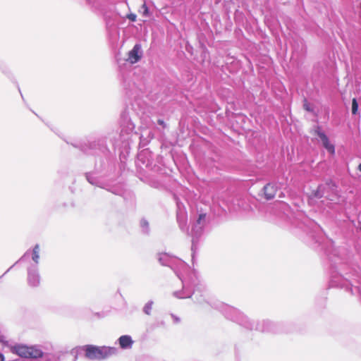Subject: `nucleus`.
I'll use <instances>...</instances> for the list:
<instances>
[{"label": "nucleus", "mask_w": 361, "mask_h": 361, "mask_svg": "<svg viewBox=\"0 0 361 361\" xmlns=\"http://www.w3.org/2000/svg\"><path fill=\"white\" fill-rule=\"evenodd\" d=\"M83 349L85 357L92 360H104L117 353V349L114 347L87 345Z\"/></svg>", "instance_id": "nucleus-1"}, {"label": "nucleus", "mask_w": 361, "mask_h": 361, "mask_svg": "<svg viewBox=\"0 0 361 361\" xmlns=\"http://www.w3.org/2000/svg\"><path fill=\"white\" fill-rule=\"evenodd\" d=\"M13 352L18 355L25 358L37 359L42 357L44 353L39 347L36 345L27 346L25 345H16L13 348Z\"/></svg>", "instance_id": "nucleus-2"}, {"label": "nucleus", "mask_w": 361, "mask_h": 361, "mask_svg": "<svg viewBox=\"0 0 361 361\" xmlns=\"http://www.w3.org/2000/svg\"><path fill=\"white\" fill-rule=\"evenodd\" d=\"M314 134L319 137L323 147L327 150V152L331 155H334L335 154L334 145L330 142L324 133H323L319 128H317L314 130Z\"/></svg>", "instance_id": "nucleus-3"}, {"label": "nucleus", "mask_w": 361, "mask_h": 361, "mask_svg": "<svg viewBox=\"0 0 361 361\" xmlns=\"http://www.w3.org/2000/svg\"><path fill=\"white\" fill-rule=\"evenodd\" d=\"M142 56V47L140 44H136L132 50L128 52L127 61L133 64L140 60Z\"/></svg>", "instance_id": "nucleus-4"}, {"label": "nucleus", "mask_w": 361, "mask_h": 361, "mask_svg": "<svg viewBox=\"0 0 361 361\" xmlns=\"http://www.w3.org/2000/svg\"><path fill=\"white\" fill-rule=\"evenodd\" d=\"M27 275L28 283L30 286L36 287L39 284L40 278L37 267L29 268L27 271Z\"/></svg>", "instance_id": "nucleus-5"}, {"label": "nucleus", "mask_w": 361, "mask_h": 361, "mask_svg": "<svg viewBox=\"0 0 361 361\" xmlns=\"http://www.w3.org/2000/svg\"><path fill=\"white\" fill-rule=\"evenodd\" d=\"M334 185L332 183H328L326 185H319L316 190H313L310 194V198H321L326 193L327 189L333 190Z\"/></svg>", "instance_id": "nucleus-6"}, {"label": "nucleus", "mask_w": 361, "mask_h": 361, "mask_svg": "<svg viewBox=\"0 0 361 361\" xmlns=\"http://www.w3.org/2000/svg\"><path fill=\"white\" fill-rule=\"evenodd\" d=\"M264 197L267 200H271L274 197L276 192V187L271 183H268L264 188Z\"/></svg>", "instance_id": "nucleus-7"}, {"label": "nucleus", "mask_w": 361, "mask_h": 361, "mask_svg": "<svg viewBox=\"0 0 361 361\" xmlns=\"http://www.w3.org/2000/svg\"><path fill=\"white\" fill-rule=\"evenodd\" d=\"M118 342L121 348L123 349L130 348L133 343L132 338L128 335L121 336L118 338Z\"/></svg>", "instance_id": "nucleus-8"}, {"label": "nucleus", "mask_w": 361, "mask_h": 361, "mask_svg": "<svg viewBox=\"0 0 361 361\" xmlns=\"http://www.w3.org/2000/svg\"><path fill=\"white\" fill-rule=\"evenodd\" d=\"M32 260L35 262L36 264H38L39 259V245H36L32 250Z\"/></svg>", "instance_id": "nucleus-9"}, {"label": "nucleus", "mask_w": 361, "mask_h": 361, "mask_svg": "<svg viewBox=\"0 0 361 361\" xmlns=\"http://www.w3.org/2000/svg\"><path fill=\"white\" fill-rule=\"evenodd\" d=\"M152 305H153V302L152 301H149V302H148L147 303L145 304V307L143 308V311H144V312L146 314L149 315L151 314V311H152Z\"/></svg>", "instance_id": "nucleus-10"}, {"label": "nucleus", "mask_w": 361, "mask_h": 361, "mask_svg": "<svg viewBox=\"0 0 361 361\" xmlns=\"http://www.w3.org/2000/svg\"><path fill=\"white\" fill-rule=\"evenodd\" d=\"M205 219V214H201L199 216V218L197 221V225L195 226V228L197 230H200L202 228V222Z\"/></svg>", "instance_id": "nucleus-11"}, {"label": "nucleus", "mask_w": 361, "mask_h": 361, "mask_svg": "<svg viewBox=\"0 0 361 361\" xmlns=\"http://www.w3.org/2000/svg\"><path fill=\"white\" fill-rule=\"evenodd\" d=\"M358 111V104L356 101V99H353L352 101V113L353 114H356Z\"/></svg>", "instance_id": "nucleus-12"}, {"label": "nucleus", "mask_w": 361, "mask_h": 361, "mask_svg": "<svg viewBox=\"0 0 361 361\" xmlns=\"http://www.w3.org/2000/svg\"><path fill=\"white\" fill-rule=\"evenodd\" d=\"M140 225L143 229V231L145 233H147L148 232V226H149V224H148L147 221L145 219H142L140 221Z\"/></svg>", "instance_id": "nucleus-13"}, {"label": "nucleus", "mask_w": 361, "mask_h": 361, "mask_svg": "<svg viewBox=\"0 0 361 361\" xmlns=\"http://www.w3.org/2000/svg\"><path fill=\"white\" fill-rule=\"evenodd\" d=\"M173 295H174L176 298H189V297H190V293L186 294V293H185V292H183V293H180V292H175V293H173Z\"/></svg>", "instance_id": "nucleus-14"}, {"label": "nucleus", "mask_w": 361, "mask_h": 361, "mask_svg": "<svg viewBox=\"0 0 361 361\" xmlns=\"http://www.w3.org/2000/svg\"><path fill=\"white\" fill-rule=\"evenodd\" d=\"M140 13H142L143 16H147L148 15V8L147 7L146 4H142L141 8H140Z\"/></svg>", "instance_id": "nucleus-15"}, {"label": "nucleus", "mask_w": 361, "mask_h": 361, "mask_svg": "<svg viewBox=\"0 0 361 361\" xmlns=\"http://www.w3.org/2000/svg\"><path fill=\"white\" fill-rule=\"evenodd\" d=\"M136 18H137V16H136V15H135V14H134V13H130V14H129V15L128 16V18L129 20H130L131 21H133V22H134V21H135V20H136Z\"/></svg>", "instance_id": "nucleus-16"}, {"label": "nucleus", "mask_w": 361, "mask_h": 361, "mask_svg": "<svg viewBox=\"0 0 361 361\" xmlns=\"http://www.w3.org/2000/svg\"><path fill=\"white\" fill-rule=\"evenodd\" d=\"M304 108H305L307 111H312V109H311V107H310V104H308L307 103H305V104H304Z\"/></svg>", "instance_id": "nucleus-17"}, {"label": "nucleus", "mask_w": 361, "mask_h": 361, "mask_svg": "<svg viewBox=\"0 0 361 361\" xmlns=\"http://www.w3.org/2000/svg\"><path fill=\"white\" fill-rule=\"evenodd\" d=\"M6 341L5 336L0 334V343H4Z\"/></svg>", "instance_id": "nucleus-18"}, {"label": "nucleus", "mask_w": 361, "mask_h": 361, "mask_svg": "<svg viewBox=\"0 0 361 361\" xmlns=\"http://www.w3.org/2000/svg\"><path fill=\"white\" fill-rule=\"evenodd\" d=\"M172 317H173V319L175 322L177 323V322H179V319L178 317H175L174 315H172Z\"/></svg>", "instance_id": "nucleus-19"}, {"label": "nucleus", "mask_w": 361, "mask_h": 361, "mask_svg": "<svg viewBox=\"0 0 361 361\" xmlns=\"http://www.w3.org/2000/svg\"><path fill=\"white\" fill-rule=\"evenodd\" d=\"M0 361H4V357L1 353H0Z\"/></svg>", "instance_id": "nucleus-20"}, {"label": "nucleus", "mask_w": 361, "mask_h": 361, "mask_svg": "<svg viewBox=\"0 0 361 361\" xmlns=\"http://www.w3.org/2000/svg\"><path fill=\"white\" fill-rule=\"evenodd\" d=\"M27 254H28V252H26V253H25V255L21 257L20 260H23V259L26 257V256H27Z\"/></svg>", "instance_id": "nucleus-21"}, {"label": "nucleus", "mask_w": 361, "mask_h": 361, "mask_svg": "<svg viewBox=\"0 0 361 361\" xmlns=\"http://www.w3.org/2000/svg\"><path fill=\"white\" fill-rule=\"evenodd\" d=\"M158 122H159V123L160 125H164V121H161V120H159V121H158Z\"/></svg>", "instance_id": "nucleus-22"}, {"label": "nucleus", "mask_w": 361, "mask_h": 361, "mask_svg": "<svg viewBox=\"0 0 361 361\" xmlns=\"http://www.w3.org/2000/svg\"><path fill=\"white\" fill-rule=\"evenodd\" d=\"M357 169L361 172V163L358 165Z\"/></svg>", "instance_id": "nucleus-23"}, {"label": "nucleus", "mask_w": 361, "mask_h": 361, "mask_svg": "<svg viewBox=\"0 0 361 361\" xmlns=\"http://www.w3.org/2000/svg\"><path fill=\"white\" fill-rule=\"evenodd\" d=\"M197 302L200 303V304H202L203 303V300H197Z\"/></svg>", "instance_id": "nucleus-24"}, {"label": "nucleus", "mask_w": 361, "mask_h": 361, "mask_svg": "<svg viewBox=\"0 0 361 361\" xmlns=\"http://www.w3.org/2000/svg\"><path fill=\"white\" fill-rule=\"evenodd\" d=\"M260 331H266L267 329L264 328H257Z\"/></svg>", "instance_id": "nucleus-25"}, {"label": "nucleus", "mask_w": 361, "mask_h": 361, "mask_svg": "<svg viewBox=\"0 0 361 361\" xmlns=\"http://www.w3.org/2000/svg\"><path fill=\"white\" fill-rule=\"evenodd\" d=\"M73 361H77V357H75Z\"/></svg>", "instance_id": "nucleus-26"}]
</instances>
